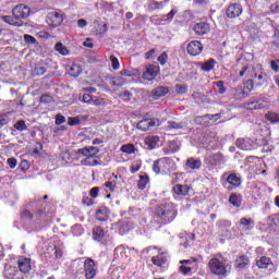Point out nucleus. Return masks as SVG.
<instances>
[{
  "instance_id": "nucleus-1",
  "label": "nucleus",
  "mask_w": 279,
  "mask_h": 279,
  "mask_svg": "<svg viewBox=\"0 0 279 279\" xmlns=\"http://www.w3.org/2000/svg\"><path fill=\"white\" fill-rule=\"evenodd\" d=\"M207 267L210 274H214V276L222 277L228 276V274H230V269H232L230 262L221 255H216L209 259Z\"/></svg>"
},
{
  "instance_id": "nucleus-2",
  "label": "nucleus",
  "mask_w": 279,
  "mask_h": 279,
  "mask_svg": "<svg viewBox=\"0 0 279 279\" xmlns=\"http://www.w3.org/2000/svg\"><path fill=\"white\" fill-rule=\"evenodd\" d=\"M13 15L3 16L4 23H9V25H15L16 27H21L23 25V19H27L29 16V7L25 4H19L13 9Z\"/></svg>"
},
{
  "instance_id": "nucleus-3",
  "label": "nucleus",
  "mask_w": 279,
  "mask_h": 279,
  "mask_svg": "<svg viewBox=\"0 0 279 279\" xmlns=\"http://www.w3.org/2000/svg\"><path fill=\"white\" fill-rule=\"evenodd\" d=\"M156 216L161 223H171L178 217V209L173 203L161 204L156 209Z\"/></svg>"
},
{
  "instance_id": "nucleus-4",
  "label": "nucleus",
  "mask_w": 279,
  "mask_h": 279,
  "mask_svg": "<svg viewBox=\"0 0 279 279\" xmlns=\"http://www.w3.org/2000/svg\"><path fill=\"white\" fill-rule=\"evenodd\" d=\"M63 21H64V17L62 16V13L57 11H51L46 16V23L50 27H60Z\"/></svg>"
},
{
  "instance_id": "nucleus-5",
  "label": "nucleus",
  "mask_w": 279,
  "mask_h": 279,
  "mask_svg": "<svg viewBox=\"0 0 279 279\" xmlns=\"http://www.w3.org/2000/svg\"><path fill=\"white\" fill-rule=\"evenodd\" d=\"M244 108L246 110H263V108H269V101L267 98H257L253 101L245 102Z\"/></svg>"
},
{
  "instance_id": "nucleus-6",
  "label": "nucleus",
  "mask_w": 279,
  "mask_h": 279,
  "mask_svg": "<svg viewBox=\"0 0 279 279\" xmlns=\"http://www.w3.org/2000/svg\"><path fill=\"white\" fill-rule=\"evenodd\" d=\"M158 73H160V66L150 64L146 66V71L143 73V80H147V82H151L158 77Z\"/></svg>"
},
{
  "instance_id": "nucleus-7",
  "label": "nucleus",
  "mask_w": 279,
  "mask_h": 279,
  "mask_svg": "<svg viewBox=\"0 0 279 279\" xmlns=\"http://www.w3.org/2000/svg\"><path fill=\"white\" fill-rule=\"evenodd\" d=\"M186 49L190 56H199L204 51V45L199 40H193L187 45Z\"/></svg>"
},
{
  "instance_id": "nucleus-8",
  "label": "nucleus",
  "mask_w": 279,
  "mask_h": 279,
  "mask_svg": "<svg viewBox=\"0 0 279 279\" xmlns=\"http://www.w3.org/2000/svg\"><path fill=\"white\" fill-rule=\"evenodd\" d=\"M85 277L87 279H93L97 275V269H95V260L88 258L84 262Z\"/></svg>"
},
{
  "instance_id": "nucleus-9",
  "label": "nucleus",
  "mask_w": 279,
  "mask_h": 279,
  "mask_svg": "<svg viewBox=\"0 0 279 279\" xmlns=\"http://www.w3.org/2000/svg\"><path fill=\"white\" fill-rule=\"evenodd\" d=\"M17 267L22 274H29V271H32V258L20 257Z\"/></svg>"
},
{
  "instance_id": "nucleus-10",
  "label": "nucleus",
  "mask_w": 279,
  "mask_h": 279,
  "mask_svg": "<svg viewBox=\"0 0 279 279\" xmlns=\"http://www.w3.org/2000/svg\"><path fill=\"white\" fill-rule=\"evenodd\" d=\"M242 12H243V8H241L240 4H231L227 9V16L229 19H236V16H241Z\"/></svg>"
},
{
  "instance_id": "nucleus-11",
  "label": "nucleus",
  "mask_w": 279,
  "mask_h": 279,
  "mask_svg": "<svg viewBox=\"0 0 279 279\" xmlns=\"http://www.w3.org/2000/svg\"><path fill=\"white\" fill-rule=\"evenodd\" d=\"M194 32L197 36H204L210 32V25L206 22H201L194 25Z\"/></svg>"
},
{
  "instance_id": "nucleus-12",
  "label": "nucleus",
  "mask_w": 279,
  "mask_h": 279,
  "mask_svg": "<svg viewBox=\"0 0 279 279\" xmlns=\"http://www.w3.org/2000/svg\"><path fill=\"white\" fill-rule=\"evenodd\" d=\"M150 128H156V122L153 119H144L137 123V130H142V132H148Z\"/></svg>"
},
{
  "instance_id": "nucleus-13",
  "label": "nucleus",
  "mask_w": 279,
  "mask_h": 279,
  "mask_svg": "<svg viewBox=\"0 0 279 279\" xmlns=\"http://www.w3.org/2000/svg\"><path fill=\"white\" fill-rule=\"evenodd\" d=\"M161 170L163 173H167V171H171V167L175 165L172 158L170 157H163L159 159Z\"/></svg>"
},
{
  "instance_id": "nucleus-14",
  "label": "nucleus",
  "mask_w": 279,
  "mask_h": 279,
  "mask_svg": "<svg viewBox=\"0 0 279 279\" xmlns=\"http://www.w3.org/2000/svg\"><path fill=\"white\" fill-rule=\"evenodd\" d=\"M168 93H169V88L165 86H159L151 90V97L153 99L158 100L160 99V97H165V95H168Z\"/></svg>"
},
{
  "instance_id": "nucleus-15",
  "label": "nucleus",
  "mask_w": 279,
  "mask_h": 279,
  "mask_svg": "<svg viewBox=\"0 0 279 279\" xmlns=\"http://www.w3.org/2000/svg\"><path fill=\"white\" fill-rule=\"evenodd\" d=\"M95 157V154H90L89 156L85 157L81 160L82 167H97L99 165V161H97Z\"/></svg>"
},
{
  "instance_id": "nucleus-16",
  "label": "nucleus",
  "mask_w": 279,
  "mask_h": 279,
  "mask_svg": "<svg viewBox=\"0 0 279 279\" xmlns=\"http://www.w3.org/2000/svg\"><path fill=\"white\" fill-rule=\"evenodd\" d=\"M110 217V210L107 209V207H100L96 210V219L98 221H108Z\"/></svg>"
},
{
  "instance_id": "nucleus-17",
  "label": "nucleus",
  "mask_w": 279,
  "mask_h": 279,
  "mask_svg": "<svg viewBox=\"0 0 279 279\" xmlns=\"http://www.w3.org/2000/svg\"><path fill=\"white\" fill-rule=\"evenodd\" d=\"M256 265L258 269H267L268 267H271L274 263L271 262V258L267 256H262L259 259L256 260Z\"/></svg>"
},
{
  "instance_id": "nucleus-18",
  "label": "nucleus",
  "mask_w": 279,
  "mask_h": 279,
  "mask_svg": "<svg viewBox=\"0 0 279 279\" xmlns=\"http://www.w3.org/2000/svg\"><path fill=\"white\" fill-rule=\"evenodd\" d=\"M240 226H242V230L245 231L254 230V220L243 217L240 219Z\"/></svg>"
},
{
  "instance_id": "nucleus-19",
  "label": "nucleus",
  "mask_w": 279,
  "mask_h": 279,
  "mask_svg": "<svg viewBox=\"0 0 279 279\" xmlns=\"http://www.w3.org/2000/svg\"><path fill=\"white\" fill-rule=\"evenodd\" d=\"M104 236H106V232L104 231V228L101 227H95L93 229V239L94 241H104Z\"/></svg>"
},
{
  "instance_id": "nucleus-20",
  "label": "nucleus",
  "mask_w": 279,
  "mask_h": 279,
  "mask_svg": "<svg viewBox=\"0 0 279 279\" xmlns=\"http://www.w3.org/2000/svg\"><path fill=\"white\" fill-rule=\"evenodd\" d=\"M215 64H217V61L211 58V59L205 61L204 63H202L201 69L205 73H210V71H213V69H215Z\"/></svg>"
},
{
  "instance_id": "nucleus-21",
  "label": "nucleus",
  "mask_w": 279,
  "mask_h": 279,
  "mask_svg": "<svg viewBox=\"0 0 279 279\" xmlns=\"http://www.w3.org/2000/svg\"><path fill=\"white\" fill-rule=\"evenodd\" d=\"M173 191L177 195H181L184 197L189 195L190 187L189 185L177 184L174 185Z\"/></svg>"
},
{
  "instance_id": "nucleus-22",
  "label": "nucleus",
  "mask_w": 279,
  "mask_h": 279,
  "mask_svg": "<svg viewBox=\"0 0 279 279\" xmlns=\"http://www.w3.org/2000/svg\"><path fill=\"white\" fill-rule=\"evenodd\" d=\"M210 162L214 165V167H217V165H223L226 162V159L223 158V155L221 153H216L210 156Z\"/></svg>"
},
{
  "instance_id": "nucleus-23",
  "label": "nucleus",
  "mask_w": 279,
  "mask_h": 279,
  "mask_svg": "<svg viewBox=\"0 0 279 279\" xmlns=\"http://www.w3.org/2000/svg\"><path fill=\"white\" fill-rule=\"evenodd\" d=\"M151 263H153V265H156L157 267H162V265H165V263H167V256H165L163 253H161L157 256H153Z\"/></svg>"
},
{
  "instance_id": "nucleus-24",
  "label": "nucleus",
  "mask_w": 279,
  "mask_h": 279,
  "mask_svg": "<svg viewBox=\"0 0 279 279\" xmlns=\"http://www.w3.org/2000/svg\"><path fill=\"white\" fill-rule=\"evenodd\" d=\"M227 183L233 186V189H236V186H241V179L236 174H229Z\"/></svg>"
},
{
  "instance_id": "nucleus-25",
  "label": "nucleus",
  "mask_w": 279,
  "mask_h": 279,
  "mask_svg": "<svg viewBox=\"0 0 279 279\" xmlns=\"http://www.w3.org/2000/svg\"><path fill=\"white\" fill-rule=\"evenodd\" d=\"M117 180H118V177L112 175L109 179V181L105 183V187L107 189V191H110V193H112L114 189H117Z\"/></svg>"
},
{
  "instance_id": "nucleus-26",
  "label": "nucleus",
  "mask_w": 279,
  "mask_h": 279,
  "mask_svg": "<svg viewBox=\"0 0 279 279\" xmlns=\"http://www.w3.org/2000/svg\"><path fill=\"white\" fill-rule=\"evenodd\" d=\"M69 74L72 77H80V75H82V66L77 63L72 64V66L70 68Z\"/></svg>"
},
{
  "instance_id": "nucleus-27",
  "label": "nucleus",
  "mask_w": 279,
  "mask_h": 279,
  "mask_svg": "<svg viewBox=\"0 0 279 279\" xmlns=\"http://www.w3.org/2000/svg\"><path fill=\"white\" fill-rule=\"evenodd\" d=\"M54 51H57L61 56H69L71 53V51H69V48H66V46H63L62 43L56 44Z\"/></svg>"
},
{
  "instance_id": "nucleus-28",
  "label": "nucleus",
  "mask_w": 279,
  "mask_h": 279,
  "mask_svg": "<svg viewBox=\"0 0 279 279\" xmlns=\"http://www.w3.org/2000/svg\"><path fill=\"white\" fill-rule=\"evenodd\" d=\"M248 263H250V259L247 258V256L241 255L235 260V267H238L239 269H243Z\"/></svg>"
},
{
  "instance_id": "nucleus-29",
  "label": "nucleus",
  "mask_w": 279,
  "mask_h": 279,
  "mask_svg": "<svg viewBox=\"0 0 279 279\" xmlns=\"http://www.w3.org/2000/svg\"><path fill=\"white\" fill-rule=\"evenodd\" d=\"M180 263H184L186 267H191L192 270L197 271V258L183 259Z\"/></svg>"
},
{
  "instance_id": "nucleus-30",
  "label": "nucleus",
  "mask_w": 279,
  "mask_h": 279,
  "mask_svg": "<svg viewBox=\"0 0 279 279\" xmlns=\"http://www.w3.org/2000/svg\"><path fill=\"white\" fill-rule=\"evenodd\" d=\"M186 167H189V169H199L202 167V161L190 158L186 160Z\"/></svg>"
},
{
  "instance_id": "nucleus-31",
  "label": "nucleus",
  "mask_w": 279,
  "mask_h": 279,
  "mask_svg": "<svg viewBox=\"0 0 279 279\" xmlns=\"http://www.w3.org/2000/svg\"><path fill=\"white\" fill-rule=\"evenodd\" d=\"M266 119L267 121H269V123H272V124L279 123V113L269 111L268 113H266Z\"/></svg>"
},
{
  "instance_id": "nucleus-32",
  "label": "nucleus",
  "mask_w": 279,
  "mask_h": 279,
  "mask_svg": "<svg viewBox=\"0 0 279 279\" xmlns=\"http://www.w3.org/2000/svg\"><path fill=\"white\" fill-rule=\"evenodd\" d=\"M229 202H230V204H232V206H235V208H241V196L240 195L232 194L229 197Z\"/></svg>"
},
{
  "instance_id": "nucleus-33",
  "label": "nucleus",
  "mask_w": 279,
  "mask_h": 279,
  "mask_svg": "<svg viewBox=\"0 0 279 279\" xmlns=\"http://www.w3.org/2000/svg\"><path fill=\"white\" fill-rule=\"evenodd\" d=\"M167 128H168V130H182V128H184V123L175 122V121H168Z\"/></svg>"
},
{
  "instance_id": "nucleus-34",
  "label": "nucleus",
  "mask_w": 279,
  "mask_h": 279,
  "mask_svg": "<svg viewBox=\"0 0 279 279\" xmlns=\"http://www.w3.org/2000/svg\"><path fill=\"white\" fill-rule=\"evenodd\" d=\"M146 143L150 149H156V144L160 143V137L151 136L146 140Z\"/></svg>"
},
{
  "instance_id": "nucleus-35",
  "label": "nucleus",
  "mask_w": 279,
  "mask_h": 279,
  "mask_svg": "<svg viewBox=\"0 0 279 279\" xmlns=\"http://www.w3.org/2000/svg\"><path fill=\"white\" fill-rule=\"evenodd\" d=\"M147 184H149V178L141 177L140 181L137 182V189H140V191H145Z\"/></svg>"
},
{
  "instance_id": "nucleus-36",
  "label": "nucleus",
  "mask_w": 279,
  "mask_h": 279,
  "mask_svg": "<svg viewBox=\"0 0 279 279\" xmlns=\"http://www.w3.org/2000/svg\"><path fill=\"white\" fill-rule=\"evenodd\" d=\"M121 151L123 154H134V151H136V148L133 144H125L121 147Z\"/></svg>"
},
{
  "instance_id": "nucleus-37",
  "label": "nucleus",
  "mask_w": 279,
  "mask_h": 279,
  "mask_svg": "<svg viewBox=\"0 0 279 279\" xmlns=\"http://www.w3.org/2000/svg\"><path fill=\"white\" fill-rule=\"evenodd\" d=\"M109 84L111 86H123V84H125V78L118 76V77H114L113 80H111L109 82Z\"/></svg>"
},
{
  "instance_id": "nucleus-38",
  "label": "nucleus",
  "mask_w": 279,
  "mask_h": 279,
  "mask_svg": "<svg viewBox=\"0 0 279 279\" xmlns=\"http://www.w3.org/2000/svg\"><path fill=\"white\" fill-rule=\"evenodd\" d=\"M16 269L14 268H8L5 271H4V278L7 279H14L16 277Z\"/></svg>"
},
{
  "instance_id": "nucleus-39",
  "label": "nucleus",
  "mask_w": 279,
  "mask_h": 279,
  "mask_svg": "<svg viewBox=\"0 0 279 279\" xmlns=\"http://www.w3.org/2000/svg\"><path fill=\"white\" fill-rule=\"evenodd\" d=\"M110 60H111V66L113 71H119L121 66V64L119 63V59L114 56H110Z\"/></svg>"
},
{
  "instance_id": "nucleus-40",
  "label": "nucleus",
  "mask_w": 279,
  "mask_h": 279,
  "mask_svg": "<svg viewBox=\"0 0 279 279\" xmlns=\"http://www.w3.org/2000/svg\"><path fill=\"white\" fill-rule=\"evenodd\" d=\"M15 130H19L20 132H23L27 130V124H25V121L20 120L14 124Z\"/></svg>"
},
{
  "instance_id": "nucleus-41",
  "label": "nucleus",
  "mask_w": 279,
  "mask_h": 279,
  "mask_svg": "<svg viewBox=\"0 0 279 279\" xmlns=\"http://www.w3.org/2000/svg\"><path fill=\"white\" fill-rule=\"evenodd\" d=\"M180 271L181 274H183V276H186L187 274L193 272L194 270H192L191 267L186 266L184 263H180Z\"/></svg>"
},
{
  "instance_id": "nucleus-42",
  "label": "nucleus",
  "mask_w": 279,
  "mask_h": 279,
  "mask_svg": "<svg viewBox=\"0 0 279 279\" xmlns=\"http://www.w3.org/2000/svg\"><path fill=\"white\" fill-rule=\"evenodd\" d=\"M174 90L178 93V95H185L186 90H189V87L186 85H177Z\"/></svg>"
},
{
  "instance_id": "nucleus-43",
  "label": "nucleus",
  "mask_w": 279,
  "mask_h": 279,
  "mask_svg": "<svg viewBox=\"0 0 279 279\" xmlns=\"http://www.w3.org/2000/svg\"><path fill=\"white\" fill-rule=\"evenodd\" d=\"M76 155L84 156L85 158H88L90 156V153L88 150V147L80 148L75 151Z\"/></svg>"
},
{
  "instance_id": "nucleus-44",
  "label": "nucleus",
  "mask_w": 279,
  "mask_h": 279,
  "mask_svg": "<svg viewBox=\"0 0 279 279\" xmlns=\"http://www.w3.org/2000/svg\"><path fill=\"white\" fill-rule=\"evenodd\" d=\"M80 123H82V120L80 119V117L68 118V124L70 125H80Z\"/></svg>"
},
{
  "instance_id": "nucleus-45",
  "label": "nucleus",
  "mask_w": 279,
  "mask_h": 279,
  "mask_svg": "<svg viewBox=\"0 0 279 279\" xmlns=\"http://www.w3.org/2000/svg\"><path fill=\"white\" fill-rule=\"evenodd\" d=\"M153 171L155 173H160V171H162V166L160 165V159L154 161V163H153Z\"/></svg>"
},
{
  "instance_id": "nucleus-46",
  "label": "nucleus",
  "mask_w": 279,
  "mask_h": 279,
  "mask_svg": "<svg viewBox=\"0 0 279 279\" xmlns=\"http://www.w3.org/2000/svg\"><path fill=\"white\" fill-rule=\"evenodd\" d=\"M169 58V56L167 54V52L161 53V56L158 57V62L159 64H161V66H165L167 64V59Z\"/></svg>"
},
{
  "instance_id": "nucleus-47",
  "label": "nucleus",
  "mask_w": 279,
  "mask_h": 279,
  "mask_svg": "<svg viewBox=\"0 0 279 279\" xmlns=\"http://www.w3.org/2000/svg\"><path fill=\"white\" fill-rule=\"evenodd\" d=\"M62 123H66V118L59 113L56 116V125H62Z\"/></svg>"
},
{
  "instance_id": "nucleus-48",
  "label": "nucleus",
  "mask_w": 279,
  "mask_h": 279,
  "mask_svg": "<svg viewBox=\"0 0 279 279\" xmlns=\"http://www.w3.org/2000/svg\"><path fill=\"white\" fill-rule=\"evenodd\" d=\"M216 86H217V88H219L218 93L220 95H223L226 93V86H223V81L216 82Z\"/></svg>"
},
{
  "instance_id": "nucleus-49",
  "label": "nucleus",
  "mask_w": 279,
  "mask_h": 279,
  "mask_svg": "<svg viewBox=\"0 0 279 279\" xmlns=\"http://www.w3.org/2000/svg\"><path fill=\"white\" fill-rule=\"evenodd\" d=\"M204 119H209V121H219V119H221V114H205Z\"/></svg>"
},
{
  "instance_id": "nucleus-50",
  "label": "nucleus",
  "mask_w": 279,
  "mask_h": 279,
  "mask_svg": "<svg viewBox=\"0 0 279 279\" xmlns=\"http://www.w3.org/2000/svg\"><path fill=\"white\" fill-rule=\"evenodd\" d=\"M24 40L27 45H36V39L32 35H24Z\"/></svg>"
},
{
  "instance_id": "nucleus-51",
  "label": "nucleus",
  "mask_w": 279,
  "mask_h": 279,
  "mask_svg": "<svg viewBox=\"0 0 279 279\" xmlns=\"http://www.w3.org/2000/svg\"><path fill=\"white\" fill-rule=\"evenodd\" d=\"M97 34H106L108 32L107 24H98V29H96Z\"/></svg>"
},
{
  "instance_id": "nucleus-52",
  "label": "nucleus",
  "mask_w": 279,
  "mask_h": 279,
  "mask_svg": "<svg viewBox=\"0 0 279 279\" xmlns=\"http://www.w3.org/2000/svg\"><path fill=\"white\" fill-rule=\"evenodd\" d=\"M248 71H250V68L247 65H244L240 71V77H250Z\"/></svg>"
},
{
  "instance_id": "nucleus-53",
  "label": "nucleus",
  "mask_w": 279,
  "mask_h": 279,
  "mask_svg": "<svg viewBox=\"0 0 279 279\" xmlns=\"http://www.w3.org/2000/svg\"><path fill=\"white\" fill-rule=\"evenodd\" d=\"M272 45L279 49V31H276L272 36Z\"/></svg>"
},
{
  "instance_id": "nucleus-54",
  "label": "nucleus",
  "mask_w": 279,
  "mask_h": 279,
  "mask_svg": "<svg viewBox=\"0 0 279 279\" xmlns=\"http://www.w3.org/2000/svg\"><path fill=\"white\" fill-rule=\"evenodd\" d=\"M51 99H52L51 96L44 94V95H41L39 101L41 104H50Z\"/></svg>"
},
{
  "instance_id": "nucleus-55",
  "label": "nucleus",
  "mask_w": 279,
  "mask_h": 279,
  "mask_svg": "<svg viewBox=\"0 0 279 279\" xmlns=\"http://www.w3.org/2000/svg\"><path fill=\"white\" fill-rule=\"evenodd\" d=\"M82 101L84 104H93V96H90V94H84Z\"/></svg>"
},
{
  "instance_id": "nucleus-56",
  "label": "nucleus",
  "mask_w": 279,
  "mask_h": 279,
  "mask_svg": "<svg viewBox=\"0 0 279 279\" xmlns=\"http://www.w3.org/2000/svg\"><path fill=\"white\" fill-rule=\"evenodd\" d=\"M234 95H235V97H238V99H241L243 97V95H245V92L243 90V88L238 87V88H235Z\"/></svg>"
},
{
  "instance_id": "nucleus-57",
  "label": "nucleus",
  "mask_w": 279,
  "mask_h": 279,
  "mask_svg": "<svg viewBox=\"0 0 279 279\" xmlns=\"http://www.w3.org/2000/svg\"><path fill=\"white\" fill-rule=\"evenodd\" d=\"M160 8H162V2H156V1L150 2L151 10H158Z\"/></svg>"
},
{
  "instance_id": "nucleus-58",
  "label": "nucleus",
  "mask_w": 279,
  "mask_h": 279,
  "mask_svg": "<svg viewBox=\"0 0 279 279\" xmlns=\"http://www.w3.org/2000/svg\"><path fill=\"white\" fill-rule=\"evenodd\" d=\"M193 98L197 101H204V99H206V96L199 94V93H194L193 94Z\"/></svg>"
},
{
  "instance_id": "nucleus-59",
  "label": "nucleus",
  "mask_w": 279,
  "mask_h": 279,
  "mask_svg": "<svg viewBox=\"0 0 279 279\" xmlns=\"http://www.w3.org/2000/svg\"><path fill=\"white\" fill-rule=\"evenodd\" d=\"M87 149L89 151V155L95 154V157L97 158V154L99 153V148H97L95 146H88Z\"/></svg>"
},
{
  "instance_id": "nucleus-60",
  "label": "nucleus",
  "mask_w": 279,
  "mask_h": 279,
  "mask_svg": "<svg viewBox=\"0 0 279 279\" xmlns=\"http://www.w3.org/2000/svg\"><path fill=\"white\" fill-rule=\"evenodd\" d=\"M156 53V49H150L148 52L145 53L146 60H151L154 58V54Z\"/></svg>"
},
{
  "instance_id": "nucleus-61",
  "label": "nucleus",
  "mask_w": 279,
  "mask_h": 279,
  "mask_svg": "<svg viewBox=\"0 0 279 279\" xmlns=\"http://www.w3.org/2000/svg\"><path fill=\"white\" fill-rule=\"evenodd\" d=\"M90 197H97L99 195V187H93L89 192Z\"/></svg>"
},
{
  "instance_id": "nucleus-62",
  "label": "nucleus",
  "mask_w": 279,
  "mask_h": 279,
  "mask_svg": "<svg viewBox=\"0 0 279 279\" xmlns=\"http://www.w3.org/2000/svg\"><path fill=\"white\" fill-rule=\"evenodd\" d=\"M7 162L11 169H14L16 167V159L14 158H9Z\"/></svg>"
},
{
  "instance_id": "nucleus-63",
  "label": "nucleus",
  "mask_w": 279,
  "mask_h": 279,
  "mask_svg": "<svg viewBox=\"0 0 279 279\" xmlns=\"http://www.w3.org/2000/svg\"><path fill=\"white\" fill-rule=\"evenodd\" d=\"M132 97V93L125 90L123 94H122V98L124 99V101H130Z\"/></svg>"
},
{
  "instance_id": "nucleus-64",
  "label": "nucleus",
  "mask_w": 279,
  "mask_h": 279,
  "mask_svg": "<svg viewBox=\"0 0 279 279\" xmlns=\"http://www.w3.org/2000/svg\"><path fill=\"white\" fill-rule=\"evenodd\" d=\"M22 219H32V211H29V210L23 211Z\"/></svg>"
}]
</instances>
